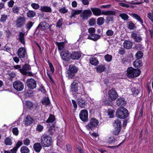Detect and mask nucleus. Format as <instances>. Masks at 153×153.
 I'll return each mask as SVG.
<instances>
[{
	"instance_id": "1",
	"label": "nucleus",
	"mask_w": 153,
	"mask_h": 153,
	"mask_svg": "<svg viewBox=\"0 0 153 153\" xmlns=\"http://www.w3.org/2000/svg\"><path fill=\"white\" fill-rule=\"evenodd\" d=\"M91 9L93 14L97 16H100L101 14L105 15H114L116 14V12L115 11L112 10H108L102 12L100 9L99 8L91 7Z\"/></svg>"
},
{
	"instance_id": "2",
	"label": "nucleus",
	"mask_w": 153,
	"mask_h": 153,
	"mask_svg": "<svg viewBox=\"0 0 153 153\" xmlns=\"http://www.w3.org/2000/svg\"><path fill=\"white\" fill-rule=\"evenodd\" d=\"M85 94V92L82 87L81 92L77 93L76 95V97L77 98V102L79 106L82 108H85L86 106V103L85 100L81 97V96H83Z\"/></svg>"
},
{
	"instance_id": "3",
	"label": "nucleus",
	"mask_w": 153,
	"mask_h": 153,
	"mask_svg": "<svg viewBox=\"0 0 153 153\" xmlns=\"http://www.w3.org/2000/svg\"><path fill=\"white\" fill-rule=\"evenodd\" d=\"M116 114L117 117L121 119L126 118L128 115L127 110L126 108L122 107L117 109Z\"/></svg>"
},
{
	"instance_id": "4",
	"label": "nucleus",
	"mask_w": 153,
	"mask_h": 153,
	"mask_svg": "<svg viewBox=\"0 0 153 153\" xmlns=\"http://www.w3.org/2000/svg\"><path fill=\"white\" fill-rule=\"evenodd\" d=\"M78 69L77 67L74 65L69 66L68 69L67 71V77L69 79H73L74 78L75 74L77 73Z\"/></svg>"
},
{
	"instance_id": "5",
	"label": "nucleus",
	"mask_w": 153,
	"mask_h": 153,
	"mask_svg": "<svg viewBox=\"0 0 153 153\" xmlns=\"http://www.w3.org/2000/svg\"><path fill=\"white\" fill-rule=\"evenodd\" d=\"M52 139L49 136L46 134L42 135L41 139V145L43 147H48L50 146L52 143Z\"/></svg>"
},
{
	"instance_id": "6",
	"label": "nucleus",
	"mask_w": 153,
	"mask_h": 153,
	"mask_svg": "<svg viewBox=\"0 0 153 153\" xmlns=\"http://www.w3.org/2000/svg\"><path fill=\"white\" fill-rule=\"evenodd\" d=\"M127 75L131 78L136 77L138 76L141 73L140 69H136L132 67L128 68L127 71Z\"/></svg>"
},
{
	"instance_id": "7",
	"label": "nucleus",
	"mask_w": 153,
	"mask_h": 153,
	"mask_svg": "<svg viewBox=\"0 0 153 153\" xmlns=\"http://www.w3.org/2000/svg\"><path fill=\"white\" fill-rule=\"evenodd\" d=\"M114 126L115 127V130L113 131L114 134H118L120 131L121 124L120 121L118 119L114 120Z\"/></svg>"
},
{
	"instance_id": "8",
	"label": "nucleus",
	"mask_w": 153,
	"mask_h": 153,
	"mask_svg": "<svg viewBox=\"0 0 153 153\" xmlns=\"http://www.w3.org/2000/svg\"><path fill=\"white\" fill-rule=\"evenodd\" d=\"M131 36V38L136 42H140L143 39L139 33L136 31L132 32Z\"/></svg>"
},
{
	"instance_id": "9",
	"label": "nucleus",
	"mask_w": 153,
	"mask_h": 153,
	"mask_svg": "<svg viewBox=\"0 0 153 153\" xmlns=\"http://www.w3.org/2000/svg\"><path fill=\"white\" fill-rule=\"evenodd\" d=\"M26 82L27 87L30 89L32 90L36 88V82L32 78L28 79L27 80Z\"/></svg>"
},
{
	"instance_id": "10",
	"label": "nucleus",
	"mask_w": 153,
	"mask_h": 153,
	"mask_svg": "<svg viewBox=\"0 0 153 153\" xmlns=\"http://www.w3.org/2000/svg\"><path fill=\"white\" fill-rule=\"evenodd\" d=\"M88 111L86 109L82 110L79 114L80 119L84 122H86L88 121Z\"/></svg>"
},
{
	"instance_id": "11",
	"label": "nucleus",
	"mask_w": 153,
	"mask_h": 153,
	"mask_svg": "<svg viewBox=\"0 0 153 153\" xmlns=\"http://www.w3.org/2000/svg\"><path fill=\"white\" fill-rule=\"evenodd\" d=\"M14 88L17 91H22L24 88V85L21 81L17 80L13 84Z\"/></svg>"
},
{
	"instance_id": "12",
	"label": "nucleus",
	"mask_w": 153,
	"mask_h": 153,
	"mask_svg": "<svg viewBox=\"0 0 153 153\" xmlns=\"http://www.w3.org/2000/svg\"><path fill=\"white\" fill-rule=\"evenodd\" d=\"M92 14V12L90 10H85L81 13L80 16L82 20H85L90 17Z\"/></svg>"
},
{
	"instance_id": "13",
	"label": "nucleus",
	"mask_w": 153,
	"mask_h": 153,
	"mask_svg": "<svg viewBox=\"0 0 153 153\" xmlns=\"http://www.w3.org/2000/svg\"><path fill=\"white\" fill-rule=\"evenodd\" d=\"M98 123V121L96 119L92 118L90 120L89 123L86 126V127L88 129L92 130L94 127L97 126Z\"/></svg>"
},
{
	"instance_id": "14",
	"label": "nucleus",
	"mask_w": 153,
	"mask_h": 153,
	"mask_svg": "<svg viewBox=\"0 0 153 153\" xmlns=\"http://www.w3.org/2000/svg\"><path fill=\"white\" fill-rule=\"evenodd\" d=\"M25 18L24 17L19 16L17 19L16 23V25L19 28L22 27L25 23Z\"/></svg>"
},
{
	"instance_id": "15",
	"label": "nucleus",
	"mask_w": 153,
	"mask_h": 153,
	"mask_svg": "<svg viewBox=\"0 0 153 153\" xmlns=\"http://www.w3.org/2000/svg\"><path fill=\"white\" fill-rule=\"evenodd\" d=\"M109 98L112 100H115L117 98L118 95L114 88H112L108 92Z\"/></svg>"
},
{
	"instance_id": "16",
	"label": "nucleus",
	"mask_w": 153,
	"mask_h": 153,
	"mask_svg": "<svg viewBox=\"0 0 153 153\" xmlns=\"http://www.w3.org/2000/svg\"><path fill=\"white\" fill-rule=\"evenodd\" d=\"M17 54L19 58H24L27 54L26 49L24 48H20L17 51Z\"/></svg>"
},
{
	"instance_id": "17",
	"label": "nucleus",
	"mask_w": 153,
	"mask_h": 153,
	"mask_svg": "<svg viewBox=\"0 0 153 153\" xmlns=\"http://www.w3.org/2000/svg\"><path fill=\"white\" fill-rule=\"evenodd\" d=\"M60 56L62 59L64 61H68L70 58V54L66 51H63L60 52Z\"/></svg>"
},
{
	"instance_id": "18",
	"label": "nucleus",
	"mask_w": 153,
	"mask_h": 153,
	"mask_svg": "<svg viewBox=\"0 0 153 153\" xmlns=\"http://www.w3.org/2000/svg\"><path fill=\"white\" fill-rule=\"evenodd\" d=\"M81 56V53L79 52H74L70 54V58L75 60L79 59Z\"/></svg>"
},
{
	"instance_id": "19",
	"label": "nucleus",
	"mask_w": 153,
	"mask_h": 153,
	"mask_svg": "<svg viewBox=\"0 0 153 153\" xmlns=\"http://www.w3.org/2000/svg\"><path fill=\"white\" fill-rule=\"evenodd\" d=\"M126 101L123 98H119L116 100V104L118 106H123L126 105Z\"/></svg>"
},
{
	"instance_id": "20",
	"label": "nucleus",
	"mask_w": 153,
	"mask_h": 153,
	"mask_svg": "<svg viewBox=\"0 0 153 153\" xmlns=\"http://www.w3.org/2000/svg\"><path fill=\"white\" fill-rule=\"evenodd\" d=\"M25 34L22 32H20L18 35V39L20 42L24 45L25 44Z\"/></svg>"
},
{
	"instance_id": "21",
	"label": "nucleus",
	"mask_w": 153,
	"mask_h": 153,
	"mask_svg": "<svg viewBox=\"0 0 153 153\" xmlns=\"http://www.w3.org/2000/svg\"><path fill=\"white\" fill-rule=\"evenodd\" d=\"M100 36L95 34H92L88 35V39L94 41H96L100 39Z\"/></svg>"
},
{
	"instance_id": "22",
	"label": "nucleus",
	"mask_w": 153,
	"mask_h": 153,
	"mask_svg": "<svg viewBox=\"0 0 153 153\" xmlns=\"http://www.w3.org/2000/svg\"><path fill=\"white\" fill-rule=\"evenodd\" d=\"M31 69V67L29 65L27 64L24 65L21 69V73L23 74H26L27 71H29Z\"/></svg>"
},
{
	"instance_id": "23",
	"label": "nucleus",
	"mask_w": 153,
	"mask_h": 153,
	"mask_svg": "<svg viewBox=\"0 0 153 153\" xmlns=\"http://www.w3.org/2000/svg\"><path fill=\"white\" fill-rule=\"evenodd\" d=\"M130 15L131 16L133 17V18L137 20L141 24L143 25V20L139 16L134 13H131Z\"/></svg>"
},
{
	"instance_id": "24",
	"label": "nucleus",
	"mask_w": 153,
	"mask_h": 153,
	"mask_svg": "<svg viewBox=\"0 0 153 153\" xmlns=\"http://www.w3.org/2000/svg\"><path fill=\"white\" fill-rule=\"evenodd\" d=\"M23 105L24 106H26L27 108L31 110L33 108V103L30 101L27 100L23 103Z\"/></svg>"
},
{
	"instance_id": "25",
	"label": "nucleus",
	"mask_w": 153,
	"mask_h": 153,
	"mask_svg": "<svg viewBox=\"0 0 153 153\" xmlns=\"http://www.w3.org/2000/svg\"><path fill=\"white\" fill-rule=\"evenodd\" d=\"M33 148L36 152H39L42 148V146L40 143H36L33 145Z\"/></svg>"
},
{
	"instance_id": "26",
	"label": "nucleus",
	"mask_w": 153,
	"mask_h": 153,
	"mask_svg": "<svg viewBox=\"0 0 153 153\" xmlns=\"http://www.w3.org/2000/svg\"><path fill=\"white\" fill-rule=\"evenodd\" d=\"M132 43L128 40L125 41L123 44L124 47L127 49L131 48L132 47Z\"/></svg>"
},
{
	"instance_id": "27",
	"label": "nucleus",
	"mask_w": 153,
	"mask_h": 153,
	"mask_svg": "<svg viewBox=\"0 0 153 153\" xmlns=\"http://www.w3.org/2000/svg\"><path fill=\"white\" fill-rule=\"evenodd\" d=\"M33 120L29 116H27L25 119L24 121L26 125L28 126L33 123Z\"/></svg>"
},
{
	"instance_id": "28",
	"label": "nucleus",
	"mask_w": 153,
	"mask_h": 153,
	"mask_svg": "<svg viewBox=\"0 0 153 153\" xmlns=\"http://www.w3.org/2000/svg\"><path fill=\"white\" fill-rule=\"evenodd\" d=\"M133 65L134 67L138 68L142 66L143 64L141 60L136 59L133 62Z\"/></svg>"
},
{
	"instance_id": "29",
	"label": "nucleus",
	"mask_w": 153,
	"mask_h": 153,
	"mask_svg": "<svg viewBox=\"0 0 153 153\" xmlns=\"http://www.w3.org/2000/svg\"><path fill=\"white\" fill-rule=\"evenodd\" d=\"M51 26H49V25L45 22H41L39 25L38 27H41V29L42 30L46 29L48 28L49 27H50Z\"/></svg>"
},
{
	"instance_id": "30",
	"label": "nucleus",
	"mask_w": 153,
	"mask_h": 153,
	"mask_svg": "<svg viewBox=\"0 0 153 153\" xmlns=\"http://www.w3.org/2000/svg\"><path fill=\"white\" fill-rule=\"evenodd\" d=\"M77 83L73 82L71 85V90L72 92H77L78 90Z\"/></svg>"
},
{
	"instance_id": "31",
	"label": "nucleus",
	"mask_w": 153,
	"mask_h": 153,
	"mask_svg": "<svg viewBox=\"0 0 153 153\" xmlns=\"http://www.w3.org/2000/svg\"><path fill=\"white\" fill-rule=\"evenodd\" d=\"M40 10L42 12H51L52 11L51 7L47 6H41Z\"/></svg>"
},
{
	"instance_id": "32",
	"label": "nucleus",
	"mask_w": 153,
	"mask_h": 153,
	"mask_svg": "<svg viewBox=\"0 0 153 153\" xmlns=\"http://www.w3.org/2000/svg\"><path fill=\"white\" fill-rule=\"evenodd\" d=\"M82 12V10H73L71 13V16H70V17L72 18L75 17V16L79 14Z\"/></svg>"
},
{
	"instance_id": "33",
	"label": "nucleus",
	"mask_w": 153,
	"mask_h": 153,
	"mask_svg": "<svg viewBox=\"0 0 153 153\" xmlns=\"http://www.w3.org/2000/svg\"><path fill=\"white\" fill-rule=\"evenodd\" d=\"M21 153H29L30 151L29 149L26 146H23L20 148Z\"/></svg>"
},
{
	"instance_id": "34",
	"label": "nucleus",
	"mask_w": 153,
	"mask_h": 153,
	"mask_svg": "<svg viewBox=\"0 0 153 153\" xmlns=\"http://www.w3.org/2000/svg\"><path fill=\"white\" fill-rule=\"evenodd\" d=\"M105 69V66L103 65H99L96 68V70L99 73H101Z\"/></svg>"
},
{
	"instance_id": "35",
	"label": "nucleus",
	"mask_w": 153,
	"mask_h": 153,
	"mask_svg": "<svg viewBox=\"0 0 153 153\" xmlns=\"http://www.w3.org/2000/svg\"><path fill=\"white\" fill-rule=\"evenodd\" d=\"M128 29L130 30H133L136 28L135 24L132 21H129L127 22Z\"/></svg>"
},
{
	"instance_id": "36",
	"label": "nucleus",
	"mask_w": 153,
	"mask_h": 153,
	"mask_svg": "<svg viewBox=\"0 0 153 153\" xmlns=\"http://www.w3.org/2000/svg\"><path fill=\"white\" fill-rule=\"evenodd\" d=\"M90 63L92 65H96L99 63V62L97 58L92 57L90 59Z\"/></svg>"
},
{
	"instance_id": "37",
	"label": "nucleus",
	"mask_w": 153,
	"mask_h": 153,
	"mask_svg": "<svg viewBox=\"0 0 153 153\" xmlns=\"http://www.w3.org/2000/svg\"><path fill=\"white\" fill-rule=\"evenodd\" d=\"M119 16L124 21H127L128 20L129 16L128 15L125 13H122L119 15Z\"/></svg>"
},
{
	"instance_id": "38",
	"label": "nucleus",
	"mask_w": 153,
	"mask_h": 153,
	"mask_svg": "<svg viewBox=\"0 0 153 153\" xmlns=\"http://www.w3.org/2000/svg\"><path fill=\"white\" fill-rule=\"evenodd\" d=\"M55 120V117L53 115L50 114L49 117L46 121L48 123H52Z\"/></svg>"
},
{
	"instance_id": "39",
	"label": "nucleus",
	"mask_w": 153,
	"mask_h": 153,
	"mask_svg": "<svg viewBox=\"0 0 153 153\" xmlns=\"http://www.w3.org/2000/svg\"><path fill=\"white\" fill-rule=\"evenodd\" d=\"M27 15L29 18H33L36 15V13L34 11L29 10L27 13Z\"/></svg>"
},
{
	"instance_id": "40",
	"label": "nucleus",
	"mask_w": 153,
	"mask_h": 153,
	"mask_svg": "<svg viewBox=\"0 0 153 153\" xmlns=\"http://www.w3.org/2000/svg\"><path fill=\"white\" fill-rule=\"evenodd\" d=\"M64 42H56V45L58 46V49L59 50H63L64 47Z\"/></svg>"
},
{
	"instance_id": "41",
	"label": "nucleus",
	"mask_w": 153,
	"mask_h": 153,
	"mask_svg": "<svg viewBox=\"0 0 153 153\" xmlns=\"http://www.w3.org/2000/svg\"><path fill=\"white\" fill-rule=\"evenodd\" d=\"M42 104L46 105H48L50 104V101L48 97H45L42 100Z\"/></svg>"
},
{
	"instance_id": "42",
	"label": "nucleus",
	"mask_w": 153,
	"mask_h": 153,
	"mask_svg": "<svg viewBox=\"0 0 153 153\" xmlns=\"http://www.w3.org/2000/svg\"><path fill=\"white\" fill-rule=\"evenodd\" d=\"M135 57L136 58L138 59L142 58L143 56V52L141 51H137L135 55Z\"/></svg>"
},
{
	"instance_id": "43",
	"label": "nucleus",
	"mask_w": 153,
	"mask_h": 153,
	"mask_svg": "<svg viewBox=\"0 0 153 153\" xmlns=\"http://www.w3.org/2000/svg\"><path fill=\"white\" fill-rule=\"evenodd\" d=\"M105 21L104 18L103 17H100L97 19V23L99 25H102Z\"/></svg>"
},
{
	"instance_id": "44",
	"label": "nucleus",
	"mask_w": 153,
	"mask_h": 153,
	"mask_svg": "<svg viewBox=\"0 0 153 153\" xmlns=\"http://www.w3.org/2000/svg\"><path fill=\"white\" fill-rule=\"evenodd\" d=\"M4 143L6 145L9 146L11 145L12 143L11 138L9 137H7L6 138L4 141Z\"/></svg>"
},
{
	"instance_id": "45",
	"label": "nucleus",
	"mask_w": 153,
	"mask_h": 153,
	"mask_svg": "<svg viewBox=\"0 0 153 153\" xmlns=\"http://www.w3.org/2000/svg\"><path fill=\"white\" fill-rule=\"evenodd\" d=\"M25 93L26 96L28 97H30L33 95V92L31 91H30L29 90H26L25 91Z\"/></svg>"
},
{
	"instance_id": "46",
	"label": "nucleus",
	"mask_w": 153,
	"mask_h": 153,
	"mask_svg": "<svg viewBox=\"0 0 153 153\" xmlns=\"http://www.w3.org/2000/svg\"><path fill=\"white\" fill-rule=\"evenodd\" d=\"M33 25V23L30 21H28L27 23L26 24L25 27L28 31L30 29L31 27Z\"/></svg>"
},
{
	"instance_id": "47",
	"label": "nucleus",
	"mask_w": 153,
	"mask_h": 153,
	"mask_svg": "<svg viewBox=\"0 0 153 153\" xmlns=\"http://www.w3.org/2000/svg\"><path fill=\"white\" fill-rule=\"evenodd\" d=\"M114 111L111 109H108L107 111V113L108 115L109 116L110 118H112L113 117L114 114Z\"/></svg>"
},
{
	"instance_id": "48",
	"label": "nucleus",
	"mask_w": 153,
	"mask_h": 153,
	"mask_svg": "<svg viewBox=\"0 0 153 153\" xmlns=\"http://www.w3.org/2000/svg\"><path fill=\"white\" fill-rule=\"evenodd\" d=\"M112 56L107 54L104 56V58L106 61L108 62H110L112 59Z\"/></svg>"
},
{
	"instance_id": "49",
	"label": "nucleus",
	"mask_w": 153,
	"mask_h": 153,
	"mask_svg": "<svg viewBox=\"0 0 153 153\" xmlns=\"http://www.w3.org/2000/svg\"><path fill=\"white\" fill-rule=\"evenodd\" d=\"M23 144L26 146H29L30 143V141L28 138H26L23 140Z\"/></svg>"
},
{
	"instance_id": "50",
	"label": "nucleus",
	"mask_w": 153,
	"mask_h": 153,
	"mask_svg": "<svg viewBox=\"0 0 153 153\" xmlns=\"http://www.w3.org/2000/svg\"><path fill=\"white\" fill-rule=\"evenodd\" d=\"M63 23V20L62 19H60L56 23V26L58 27H60Z\"/></svg>"
},
{
	"instance_id": "51",
	"label": "nucleus",
	"mask_w": 153,
	"mask_h": 153,
	"mask_svg": "<svg viewBox=\"0 0 153 153\" xmlns=\"http://www.w3.org/2000/svg\"><path fill=\"white\" fill-rule=\"evenodd\" d=\"M31 7L34 9L36 10L39 8L40 6L38 4L33 3L31 4Z\"/></svg>"
},
{
	"instance_id": "52",
	"label": "nucleus",
	"mask_w": 153,
	"mask_h": 153,
	"mask_svg": "<svg viewBox=\"0 0 153 153\" xmlns=\"http://www.w3.org/2000/svg\"><path fill=\"white\" fill-rule=\"evenodd\" d=\"M44 128L43 126L40 124L37 125L36 128V130L39 132L42 131L43 130Z\"/></svg>"
},
{
	"instance_id": "53",
	"label": "nucleus",
	"mask_w": 153,
	"mask_h": 153,
	"mask_svg": "<svg viewBox=\"0 0 153 153\" xmlns=\"http://www.w3.org/2000/svg\"><path fill=\"white\" fill-rule=\"evenodd\" d=\"M152 13L148 12L147 13V17L152 21H153V10L152 11Z\"/></svg>"
},
{
	"instance_id": "54",
	"label": "nucleus",
	"mask_w": 153,
	"mask_h": 153,
	"mask_svg": "<svg viewBox=\"0 0 153 153\" xmlns=\"http://www.w3.org/2000/svg\"><path fill=\"white\" fill-rule=\"evenodd\" d=\"M55 130L52 128L50 127L48 131V132L49 134L52 135L54 134Z\"/></svg>"
},
{
	"instance_id": "55",
	"label": "nucleus",
	"mask_w": 153,
	"mask_h": 153,
	"mask_svg": "<svg viewBox=\"0 0 153 153\" xmlns=\"http://www.w3.org/2000/svg\"><path fill=\"white\" fill-rule=\"evenodd\" d=\"M114 33L112 30H108L107 31L106 34L107 36H111L113 35Z\"/></svg>"
},
{
	"instance_id": "56",
	"label": "nucleus",
	"mask_w": 153,
	"mask_h": 153,
	"mask_svg": "<svg viewBox=\"0 0 153 153\" xmlns=\"http://www.w3.org/2000/svg\"><path fill=\"white\" fill-rule=\"evenodd\" d=\"M7 15L4 14L1 15V18L0 21L2 22H4L7 19Z\"/></svg>"
},
{
	"instance_id": "57",
	"label": "nucleus",
	"mask_w": 153,
	"mask_h": 153,
	"mask_svg": "<svg viewBox=\"0 0 153 153\" xmlns=\"http://www.w3.org/2000/svg\"><path fill=\"white\" fill-rule=\"evenodd\" d=\"M115 141V139L113 137H110L108 140V143H109L111 144L114 143Z\"/></svg>"
},
{
	"instance_id": "58",
	"label": "nucleus",
	"mask_w": 153,
	"mask_h": 153,
	"mask_svg": "<svg viewBox=\"0 0 153 153\" xmlns=\"http://www.w3.org/2000/svg\"><path fill=\"white\" fill-rule=\"evenodd\" d=\"M89 23L90 26H93L95 24V20L94 19H91L90 20Z\"/></svg>"
},
{
	"instance_id": "59",
	"label": "nucleus",
	"mask_w": 153,
	"mask_h": 153,
	"mask_svg": "<svg viewBox=\"0 0 153 153\" xmlns=\"http://www.w3.org/2000/svg\"><path fill=\"white\" fill-rule=\"evenodd\" d=\"M12 132L13 133L16 135H18L19 133L18 128L16 127H15L13 129Z\"/></svg>"
},
{
	"instance_id": "60",
	"label": "nucleus",
	"mask_w": 153,
	"mask_h": 153,
	"mask_svg": "<svg viewBox=\"0 0 153 153\" xmlns=\"http://www.w3.org/2000/svg\"><path fill=\"white\" fill-rule=\"evenodd\" d=\"M88 32L90 34H94L95 32V30L94 28L90 27L88 29Z\"/></svg>"
},
{
	"instance_id": "61",
	"label": "nucleus",
	"mask_w": 153,
	"mask_h": 153,
	"mask_svg": "<svg viewBox=\"0 0 153 153\" xmlns=\"http://www.w3.org/2000/svg\"><path fill=\"white\" fill-rule=\"evenodd\" d=\"M19 8L18 7H14L12 9L13 11L15 13H17L19 11Z\"/></svg>"
},
{
	"instance_id": "62",
	"label": "nucleus",
	"mask_w": 153,
	"mask_h": 153,
	"mask_svg": "<svg viewBox=\"0 0 153 153\" xmlns=\"http://www.w3.org/2000/svg\"><path fill=\"white\" fill-rule=\"evenodd\" d=\"M118 53L120 55H123L125 53V49L123 48H120L119 50Z\"/></svg>"
},
{
	"instance_id": "63",
	"label": "nucleus",
	"mask_w": 153,
	"mask_h": 153,
	"mask_svg": "<svg viewBox=\"0 0 153 153\" xmlns=\"http://www.w3.org/2000/svg\"><path fill=\"white\" fill-rule=\"evenodd\" d=\"M59 11L60 13H65L68 12V10L65 8L63 7L59 9Z\"/></svg>"
},
{
	"instance_id": "64",
	"label": "nucleus",
	"mask_w": 153,
	"mask_h": 153,
	"mask_svg": "<svg viewBox=\"0 0 153 153\" xmlns=\"http://www.w3.org/2000/svg\"><path fill=\"white\" fill-rule=\"evenodd\" d=\"M22 144L23 143L22 141H18L15 147L18 149L19 147L22 145Z\"/></svg>"
}]
</instances>
